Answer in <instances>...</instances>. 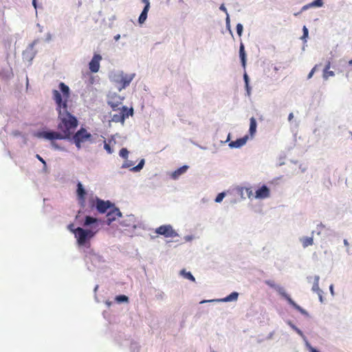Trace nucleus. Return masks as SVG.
Instances as JSON below:
<instances>
[{
  "label": "nucleus",
  "mask_w": 352,
  "mask_h": 352,
  "mask_svg": "<svg viewBox=\"0 0 352 352\" xmlns=\"http://www.w3.org/2000/svg\"><path fill=\"white\" fill-rule=\"evenodd\" d=\"M60 91H52V98L56 104V110L58 112V129L63 134H66V138L69 139L73 131L78 126L76 118L72 116L69 109L68 101L70 98L69 87L64 82L59 84Z\"/></svg>",
  "instance_id": "f257e3e1"
},
{
  "label": "nucleus",
  "mask_w": 352,
  "mask_h": 352,
  "mask_svg": "<svg viewBox=\"0 0 352 352\" xmlns=\"http://www.w3.org/2000/svg\"><path fill=\"white\" fill-rule=\"evenodd\" d=\"M100 220L97 218L91 216L85 217L82 224L85 228L78 227L76 228L74 231V236L76 239V243L79 247H90V240L94 238L100 230Z\"/></svg>",
  "instance_id": "f03ea898"
},
{
  "label": "nucleus",
  "mask_w": 352,
  "mask_h": 352,
  "mask_svg": "<svg viewBox=\"0 0 352 352\" xmlns=\"http://www.w3.org/2000/svg\"><path fill=\"white\" fill-rule=\"evenodd\" d=\"M135 76V74H126L122 71H120L113 74L112 81L116 85L118 89L121 91L130 85Z\"/></svg>",
  "instance_id": "7ed1b4c3"
},
{
  "label": "nucleus",
  "mask_w": 352,
  "mask_h": 352,
  "mask_svg": "<svg viewBox=\"0 0 352 352\" xmlns=\"http://www.w3.org/2000/svg\"><path fill=\"white\" fill-rule=\"evenodd\" d=\"M117 111H119L118 113L113 114L111 118V120L114 122L124 123L126 118L133 114V109L132 107L129 109L126 107L122 106L120 109H117Z\"/></svg>",
  "instance_id": "20e7f679"
},
{
  "label": "nucleus",
  "mask_w": 352,
  "mask_h": 352,
  "mask_svg": "<svg viewBox=\"0 0 352 352\" xmlns=\"http://www.w3.org/2000/svg\"><path fill=\"white\" fill-rule=\"evenodd\" d=\"M91 207H96L100 213H105L110 210L114 205L110 201H104L98 197H96L90 201Z\"/></svg>",
  "instance_id": "39448f33"
},
{
  "label": "nucleus",
  "mask_w": 352,
  "mask_h": 352,
  "mask_svg": "<svg viewBox=\"0 0 352 352\" xmlns=\"http://www.w3.org/2000/svg\"><path fill=\"white\" fill-rule=\"evenodd\" d=\"M35 135L39 138H44L50 140H65L66 138V134H63L59 131H40L37 132Z\"/></svg>",
  "instance_id": "423d86ee"
},
{
  "label": "nucleus",
  "mask_w": 352,
  "mask_h": 352,
  "mask_svg": "<svg viewBox=\"0 0 352 352\" xmlns=\"http://www.w3.org/2000/svg\"><path fill=\"white\" fill-rule=\"evenodd\" d=\"M91 134L85 129H80L74 135L73 139L78 148H81V144L91 138Z\"/></svg>",
  "instance_id": "0eeeda50"
},
{
  "label": "nucleus",
  "mask_w": 352,
  "mask_h": 352,
  "mask_svg": "<svg viewBox=\"0 0 352 352\" xmlns=\"http://www.w3.org/2000/svg\"><path fill=\"white\" fill-rule=\"evenodd\" d=\"M155 232L165 237H175L177 236V232L173 229L170 225L161 226L156 228Z\"/></svg>",
  "instance_id": "6e6552de"
},
{
  "label": "nucleus",
  "mask_w": 352,
  "mask_h": 352,
  "mask_svg": "<svg viewBox=\"0 0 352 352\" xmlns=\"http://www.w3.org/2000/svg\"><path fill=\"white\" fill-rule=\"evenodd\" d=\"M123 99V98L117 94H113L109 96L107 102L113 111H117V109H120V106L122 104Z\"/></svg>",
  "instance_id": "1a4fd4ad"
},
{
  "label": "nucleus",
  "mask_w": 352,
  "mask_h": 352,
  "mask_svg": "<svg viewBox=\"0 0 352 352\" xmlns=\"http://www.w3.org/2000/svg\"><path fill=\"white\" fill-rule=\"evenodd\" d=\"M87 192L80 182L77 184L76 195L80 205L84 207L85 205V196Z\"/></svg>",
  "instance_id": "9d476101"
},
{
  "label": "nucleus",
  "mask_w": 352,
  "mask_h": 352,
  "mask_svg": "<svg viewBox=\"0 0 352 352\" xmlns=\"http://www.w3.org/2000/svg\"><path fill=\"white\" fill-rule=\"evenodd\" d=\"M102 56L100 54H94L92 59L89 63V68L92 73H96L100 69V61Z\"/></svg>",
  "instance_id": "9b49d317"
},
{
  "label": "nucleus",
  "mask_w": 352,
  "mask_h": 352,
  "mask_svg": "<svg viewBox=\"0 0 352 352\" xmlns=\"http://www.w3.org/2000/svg\"><path fill=\"white\" fill-rule=\"evenodd\" d=\"M122 215L120 210L114 206L107 212V223L110 225L113 221H115L117 217H119Z\"/></svg>",
  "instance_id": "f8f14e48"
},
{
  "label": "nucleus",
  "mask_w": 352,
  "mask_h": 352,
  "mask_svg": "<svg viewBox=\"0 0 352 352\" xmlns=\"http://www.w3.org/2000/svg\"><path fill=\"white\" fill-rule=\"evenodd\" d=\"M270 189L265 185L258 188L254 195L256 199H265L270 197Z\"/></svg>",
  "instance_id": "ddd939ff"
},
{
  "label": "nucleus",
  "mask_w": 352,
  "mask_h": 352,
  "mask_svg": "<svg viewBox=\"0 0 352 352\" xmlns=\"http://www.w3.org/2000/svg\"><path fill=\"white\" fill-rule=\"evenodd\" d=\"M280 294L287 300L288 303L290 305H292L295 309H296L297 311H298L299 312L304 315H307V311L302 308H301L299 305H298L285 292H280Z\"/></svg>",
  "instance_id": "4468645a"
},
{
  "label": "nucleus",
  "mask_w": 352,
  "mask_h": 352,
  "mask_svg": "<svg viewBox=\"0 0 352 352\" xmlns=\"http://www.w3.org/2000/svg\"><path fill=\"white\" fill-rule=\"evenodd\" d=\"M248 138H249L248 135H245L244 137H243L241 138H239V139H237L235 141L231 142L229 144V146L231 148H239V147L243 146L244 144H245V143L247 142Z\"/></svg>",
  "instance_id": "2eb2a0df"
},
{
  "label": "nucleus",
  "mask_w": 352,
  "mask_h": 352,
  "mask_svg": "<svg viewBox=\"0 0 352 352\" xmlns=\"http://www.w3.org/2000/svg\"><path fill=\"white\" fill-rule=\"evenodd\" d=\"M239 56L241 60V64L243 67L245 69L246 65V54L245 52L244 45L241 43L240 48H239Z\"/></svg>",
  "instance_id": "dca6fc26"
},
{
  "label": "nucleus",
  "mask_w": 352,
  "mask_h": 352,
  "mask_svg": "<svg viewBox=\"0 0 352 352\" xmlns=\"http://www.w3.org/2000/svg\"><path fill=\"white\" fill-rule=\"evenodd\" d=\"M256 131V121L254 117L250 119V129L249 133L250 136L252 138Z\"/></svg>",
  "instance_id": "f3484780"
},
{
  "label": "nucleus",
  "mask_w": 352,
  "mask_h": 352,
  "mask_svg": "<svg viewBox=\"0 0 352 352\" xmlns=\"http://www.w3.org/2000/svg\"><path fill=\"white\" fill-rule=\"evenodd\" d=\"M188 166L186 165L179 168L172 173V177L175 179L178 178L181 175L184 174L188 170Z\"/></svg>",
  "instance_id": "a211bd4d"
},
{
  "label": "nucleus",
  "mask_w": 352,
  "mask_h": 352,
  "mask_svg": "<svg viewBox=\"0 0 352 352\" xmlns=\"http://www.w3.org/2000/svg\"><path fill=\"white\" fill-rule=\"evenodd\" d=\"M323 5V0H315L313 2L304 6L302 8V11L305 10L311 7H321Z\"/></svg>",
  "instance_id": "6ab92c4d"
},
{
  "label": "nucleus",
  "mask_w": 352,
  "mask_h": 352,
  "mask_svg": "<svg viewBox=\"0 0 352 352\" xmlns=\"http://www.w3.org/2000/svg\"><path fill=\"white\" fill-rule=\"evenodd\" d=\"M300 241L302 243L303 248H307L314 244V239L312 236L302 237L300 239Z\"/></svg>",
  "instance_id": "aec40b11"
},
{
  "label": "nucleus",
  "mask_w": 352,
  "mask_h": 352,
  "mask_svg": "<svg viewBox=\"0 0 352 352\" xmlns=\"http://www.w3.org/2000/svg\"><path fill=\"white\" fill-rule=\"evenodd\" d=\"M149 9H148V7L147 6H144L142 13L140 14V16H139V19H138V21L140 23H143L146 18H147V14H148V12Z\"/></svg>",
  "instance_id": "412c9836"
},
{
  "label": "nucleus",
  "mask_w": 352,
  "mask_h": 352,
  "mask_svg": "<svg viewBox=\"0 0 352 352\" xmlns=\"http://www.w3.org/2000/svg\"><path fill=\"white\" fill-rule=\"evenodd\" d=\"M319 280H320V277L318 276H315L314 277V282H313V286H312V290L318 294L320 292V289L319 287Z\"/></svg>",
  "instance_id": "4be33fe9"
},
{
  "label": "nucleus",
  "mask_w": 352,
  "mask_h": 352,
  "mask_svg": "<svg viewBox=\"0 0 352 352\" xmlns=\"http://www.w3.org/2000/svg\"><path fill=\"white\" fill-rule=\"evenodd\" d=\"M239 296V294L236 292H232L230 295L222 299L223 302H230L236 300Z\"/></svg>",
  "instance_id": "5701e85b"
},
{
  "label": "nucleus",
  "mask_w": 352,
  "mask_h": 352,
  "mask_svg": "<svg viewBox=\"0 0 352 352\" xmlns=\"http://www.w3.org/2000/svg\"><path fill=\"white\" fill-rule=\"evenodd\" d=\"M181 274L184 276V278L190 280L193 282L195 281V277L192 275V274L189 272H186L185 270H182L181 271Z\"/></svg>",
  "instance_id": "b1692460"
},
{
  "label": "nucleus",
  "mask_w": 352,
  "mask_h": 352,
  "mask_svg": "<svg viewBox=\"0 0 352 352\" xmlns=\"http://www.w3.org/2000/svg\"><path fill=\"white\" fill-rule=\"evenodd\" d=\"M335 75L333 71H329V69H324L323 71V78L325 80H327L329 77L333 76Z\"/></svg>",
  "instance_id": "393cba45"
},
{
  "label": "nucleus",
  "mask_w": 352,
  "mask_h": 352,
  "mask_svg": "<svg viewBox=\"0 0 352 352\" xmlns=\"http://www.w3.org/2000/svg\"><path fill=\"white\" fill-rule=\"evenodd\" d=\"M144 165V160H142L139 162V164H138L137 166H135L133 167V168H131V170H132L133 171H135V172L140 171V170L143 168Z\"/></svg>",
  "instance_id": "a878e982"
},
{
  "label": "nucleus",
  "mask_w": 352,
  "mask_h": 352,
  "mask_svg": "<svg viewBox=\"0 0 352 352\" xmlns=\"http://www.w3.org/2000/svg\"><path fill=\"white\" fill-rule=\"evenodd\" d=\"M119 155L121 157L124 159H127L129 155V151L126 148H122L119 153Z\"/></svg>",
  "instance_id": "bb28decb"
},
{
  "label": "nucleus",
  "mask_w": 352,
  "mask_h": 352,
  "mask_svg": "<svg viewBox=\"0 0 352 352\" xmlns=\"http://www.w3.org/2000/svg\"><path fill=\"white\" fill-rule=\"evenodd\" d=\"M243 78H244V80L245 82V87H246L247 91H248V94H250V87H249V78H248V76L246 73L244 74Z\"/></svg>",
  "instance_id": "cd10ccee"
},
{
  "label": "nucleus",
  "mask_w": 352,
  "mask_h": 352,
  "mask_svg": "<svg viewBox=\"0 0 352 352\" xmlns=\"http://www.w3.org/2000/svg\"><path fill=\"white\" fill-rule=\"evenodd\" d=\"M116 300L119 302H128L129 298L125 295H120V296H116Z\"/></svg>",
  "instance_id": "c85d7f7f"
},
{
  "label": "nucleus",
  "mask_w": 352,
  "mask_h": 352,
  "mask_svg": "<svg viewBox=\"0 0 352 352\" xmlns=\"http://www.w3.org/2000/svg\"><path fill=\"white\" fill-rule=\"evenodd\" d=\"M245 193L248 198L251 199L253 197V192L251 188H244Z\"/></svg>",
  "instance_id": "c756f323"
},
{
  "label": "nucleus",
  "mask_w": 352,
  "mask_h": 352,
  "mask_svg": "<svg viewBox=\"0 0 352 352\" xmlns=\"http://www.w3.org/2000/svg\"><path fill=\"white\" fill-rule=\"evenodd\" d=\"M243 29V28L242 24H241V23H238V24L236 25V32H237V34H238V35H239V36H241V34H242Z\"/></svg>",
  "instance_id": "7c9ffc66"
},
{
  "label": "nucleus",
  "mask_w": 352,
  "mask_h": 352,
  "mask_svg": "<svg viewBox=\"0 0 352 352\" xmlns=\"http://www.w3.org/2000/svg\"><path fill=\"white\" fill-rule=\"evenodd\" d=\"M224 197H225L224 192H221V193L218 194V195L216 197L215 201L217 203L221 202L223 200Z\"/></svg>",
  "instance_id": "2f4dec72"
},
{
  "label": "nucleus",
  "mask_w": 352,
  "mask_h": 352,
  "mask_svg": "<svg viewBox=\"0 0 352 352\" xmlns=\"http://www.w3.org/2000/svg\"><path fill=\"white\" fill-rule=\"evenodd\" d=\"M104 148L108 153L111 154L113 153V150L111 149L109 144L106 142H104Z\"/></svg>",
  "instance_id": "473e14b6"
},
{
  "label": "nucleus",
  "mask_w": 352,
  "mask_h": 352,
  "mask_svg": "<svg viewBox=\"0 0 352 352\" xmlns=\"http://www.w3.org/2000/svg\"><path fill=\"white\" fill-rule=\"evenodd\" d=\"M318 67V65H316L312 68V69L311 70V72H309V74H308V76H307L308 79L311 78L313 76V75H314V74L315 73V72L316 71V69H317Z\"/></svg>",
  "instance_id": "72a5a7b5"
},
{
  "label": "nucleus",
  "mask_w": 352,
  "mask_h": 352,
  "mask_svg": "<svg viewBox=\"0 0 352 352\" xmlns=\"http://www.w3.org/2000/svg\"><path fill=\"white\" fill-rule=\"evenodd\" d=\"M302 30H303V35L301 38L305 39V38H307L308 36V29L306 28V26H304Z\"/></svg>",
  "instance_id": "f704fd0d"
},
{
  "label": "nucleus",
  "mask_w": 352,
  "mask_h": 352,
  "mask_svg": "<svg viewBox=\"0 0 352 352\" xmlns=\"http://www.w3.org/2000/svg\"><path fill=\"white\" fill-rule=\"evenodd\" d=\"M68 229L72 232L74 234V231H75V229L74 228V226L73 223H71L68 226Z\"/></svg>",
  "instance_id": "c9c22d12"
},
{
  "label": "nucleus",
  "mask_w": 352,
  "mask_h": 352,
  "mask_svg": "<svg viewBox=\"0 0 352 352\" xmlns=\"http://www.w3.org/2000/svg\"><path fill=\"white\" fill-rule=\"evenodd\" d=\"M36 158L40 162H41L45 166L46 165L45 161L39 155H38V154L36 155Z\"/></svg>",
  "instance_id": "e433bc0d"
},
{
  "label": "nucleus",
  "mask_w": 352,
  "mask_h": 352,
  "mask_svg": "<svg viewBox=\"0 0 352 352\" xmlns=\"http://www.w3.org/2000/svg\"><path fill=\"white\" fill-rule=\"evenodd\" d=\"M266 284L268 285L269 286H270L271 287H275V284L274 283L273 281H271V280H267L266 282Z\"/></svg>",
  "instance_id": "4c0bfd02"
},
{
  "label": "nucleus",
  "mask_w": 352,
  "mask_h": 352,
  "mask_svg": "<svg viewBox=\"0 0 352 352\" xmlns=\"http://www.w3.org/2000/svg\"><path fill=\"white\" fill-rule=\"evenodd\" d=\"M142 2L145 3V6L148 7V9L150 8V2L149 0H142Z\"/></svg>",
  "instance_id": "58836bf2"
},
{
  "label": "nucleus",
  "mask_w": 352,
  "mask_h": 352,
  "mask_svg": "<svg viewBox=\"0 0 352 352\" xmlns=\"http://www.w3.org/2000/svg\"><path fill=\"white\" fill-rule=\"evenodd\" d=\"M330 67H331V62L329 60V61H327L324 69H329Z\"/></svg>",
  "instance_id": "ea45409f"
},
{
  "label": "nucleus",
  "mask_w": 352,
  "mask_h": 352,
  "mask_svg": "<svg viewBox=\"0 0 352 352\" xmlns=\"http://www.w3.org/2000/svg\"><path fill=\"white\" fill-rule=\"evenodd\" d=\"M293 118H294V115H293V113H290L289 114V116H288V120H289V121H291V120L293 119Z\"/></svg>",
  "instance_id": "a19ab883"
},
{
  "label": "nucleus",
  "mask_w": 352,
  "mask_h": 352,
  "mask_svg": "<svg viewBox=\"0 0 352 352\" xmlns=\"http://www.w3.org/2000/svg\"><path fill=\"white\" fill-rule=\"evenodd\" d=\"M32 5H33V6L34 7L35 9L37 8L36 0H32Z\"/></svg>",
  "instance_id": "79ce46f5"
},
{
  "label": "nucleus",
  "mask_w": 352,
  "mask_h": 352,
  "mask_svg": "<svg viewBox=\"0 0 352 352\" xmlns=\"http://www.w3.org/2000/svg\"><path fill=\"white\" fill-rule=\"evenodd\" d=\"M131 166V164L128 163V162H125L123 165V167H130Z\"/></svg>",
  "instance_id": "37998d69"
},
{
  "label": "nucleus",
  "mask_w": 352,
  "mask_h": 352,
  "mask_svg": "<svg viewBox=\"0 0 352 352\" xmlns=\"http://www.w3.org/2000/svg\"><path fill=\"white\" fill-rule=\"evenodd\" d=\"M220 9L224 12H226V8L224 7L223 5L221 6Z\"/></svg>",
  "instance_id": "c03bdc74"
},
{
  "label": "nucleus",
  "mask_w": 352,
  "mask_h": 352,
  "mask_svg": "<svg viewBox=\"0 0 352 352\" xmlns=\"http://www.w3.org/2000/svg\"><path fill=\"white\" fill-rule=\"evenodd\" d=\"M311 352H319V351H317L316 349L312 348L311 350Z\"/></svg>",
  "instance_id": "a18cd8bd"
},
{
  "label": "nucleus",
  "mask_w": 352,
  "mask_h": 352,
  "mask_svg": "<svg viewBox=\"0 0 352 352\" xmlns=\"http://www.w3.org/2000/svg\"><path fill=\"white\" fill-rule=\"evenodd\" d=\"M119 38H120V35L119 34L117 35L116 36H115V39L116 40H118Z\"/></svg>",
  "instance_id": "49530a36"
},
{
  "label": "nucleus",
  "mask_w": 352,
  "mask_h": 352,
  "mask_svg": "<svg viewBox=\"0 0 352 352\" xmlns=\"http://www.w3.org/2000/svg\"><path fill=\"white\" fill-rule=\"evenodd\" d=\"M52 145L53 146L57 147V146L54 143H52Z\"/></svg>",
  "instance_id": "de8ad7c7"
},
{
  "label": "nucleus",
  "mask_w": 352,
  "mask_h": 352,
  "mask_svg": "<svg viewBox=\"0 0 352 352\" xmlns=\"http://www.w3.org/2000/svg\"><path fill=\"white\" fill-rule=\"evenodd\" d=\"M330 289H331V290L332 291V290H333V287H332V286H330Z\"/></svg>",
  "instance_id": "09e8293b"
},
{
  "label": "nucleus",
  "mask_w": 352,
  "mask_h": 352,
  "mask_svg": "<svg viewBox=\"0 0 352 352\" xmlns=\"http://www.w3.org/2000/svg\"><path fill=\"white\" fill-rule=\"evenodd\" d=\"M349 63L351 64L352 63V60L349 61Z\"/></svg>",
  "instance_id": "8fccbe9b"
}]
</instances>
